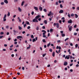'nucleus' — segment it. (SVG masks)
<instances>
[{
  "label": "nucleus",
  "instance_id": "obj_1",
  "mask_svg": "<svg viewBox=\"0 0 79 79\" xmlns=\"http://www.w3.org/2000/svg\"><path fill=\"white\" fill-rule=\"evenodd\" d=\"M56 26L57 28H59V23H54L53 26L55 27Z\"/></svg>",
  "mask_w": 79,
  "mask_h": 79
},
{
  "label": "nucleus",
  "instance_id": "obj_2",
  "mask_svg": "<svg viewBox=\"0 0 79 79\" xmlns=\"http://www.w3.org/2000/svg\"><path fill=\"white\" fill-rule=\"evenodd\" d=\"M33 22H36V23H38L39 21H38V20H37L35 18V19H33L32 20Z\"/></svg>",
  "mask_w": 79,
  "mask_h": 79
},
{
  "label": "nucleus",
  "instance_id": "obj_3",
  "mask_svg": "<svg viewBox=\"0 0 79 79\" xmlns=\"http://www.w3.org/2000/svg\"><path fill=\"white\" fill-rule=\"evenodd\" d=\"M13 31L14 33V35H16V34H15V33H18V31L17 30L16 31L15 30H13Z\"/></svg>",
  "mask_w": 79,
  "mask_h": 79
},
{
  "label": "nucleus",
  "instance_id": "obj_4",
  "mask_svg": "<svg viewBox=\"0 0 79 79\" xmlns=\"http://www.w3.org/2000/svg\"><path fill=\"white\" fill-rule=\"evenodd\" d=\"M68 23H70V24H71L72 23H73V20L71 19H70L68 21Z\"/></svg>",
  "mask_w": 79,
  "mask_h": 79
},
{
  "label": "nucleus",
  "instance_id": "obj_5",
  "mask_svg": "<svg viewBox=\"0 0 79 79\" xmlns=\"http://www.w3.org/2000/svg\"><path fill=\"white\" fill-rule=\"evenodd\" d=\"M40 15H38L35 17V19H39V18H40Z\"/></svg>",
  "mask_w": 79,
  "mask_h": 79
},
{
  "label": "nucleus",
  "instance_id": "obj_6",
  "mask_svg": "<svg viewBox=\"0 0 79 79\" xmlns=\"http://www.w3.org/2000/svg\"><path fill=\"white\" fill-rule=\"evenodd\" d=\"M64 66H67L68 65V62L66 61L64 62Z\"/></svg>",
  "mask_w": 79,
  "mask_h": 79
},
{
  "label": "nucleus",
  "instance_id": "obj_7",
  "mask_svg": "<svg viewBox=\"0 0 79 79\" xmlns=\"http://www.w3.org/2000/svg\"><path fill=\"white\" fill-rule=\"evenodd\" d=\"M52 15V12L51 11H50L49 14H48V16H50V15Z\"/></svg>",
  "mask_w": 79,
  "mask_h": 79
},
{
  "label": "nucleus",
  "instance_id": "obj_8",
  "mask_svg": "<svg viewBox=\"0 0 79 79\" xmlns=\"http://www.w3.org/2000/svg\"><path fill=\"white\" fill-rule=\"evenodd\" d=\"M4 3L6 4H8V0H4Z\"/></svg>",
  "mask_w": 79,
  "mask_h": 79
},
{
  "label": "nucleus",
  "instance_id": "obj_9",
  "mask_svg": "<svg viewBox=\"0 0 79 79\" xmlns=\"http://www.w3.org/2000/svg\"><path fill=\"white\" fill-rule=\"evenodd\" d=\"M64 12V11H63V10H61L59 11V13H63Z\"/></svg>",
  "mask_w": 79,
  "mask_h": 79
},
{
  "label": "nucleus",
  "instance_id": "obj_10",
  "mask_svg": "<svg viewBox=\"0 0 79 79\" xmlns=\"http://www.w3.org/2000/svg\"><path fill=\"white\" fill-rule=\"evenodd\" d=\"M65 58V59H67V60H69V56H66Z\"/></svg>",
  "mask_w": 79,
  "mask_h": 79
},
{
  "label": "nucleus",
  "instance_id": "obj_11",
  "mask_svg": "<svg viewBox=\"0 0 79 79\" xmlns=\"http://www.w3.org/2000/svg\"><path fill=\"white\" fill-rule=\"evenodd\" d=\"M56 49H59L60 50H61V48L60 47L57 46L56 48Z\"/></svg>",
  "mask_w": 79,
  "mask_h": 79
},
{
  "label": "nucleus",
  "instance_id": "obj_12",
  "mask_svg": "<svg viewBox=\"0 0 79 79\" xmlns=\"http://www.w3.org/2000/svg\"><path fill=\"white\" fill-rule=\"evenodd\" d=\"M74 15L75 16V18H78V15L76 14H74Z\"/></svg>",
  "mask_w": 79,
  "mask_h": 79
},
{
  "label": "nucleus",
  "instance_id": "obj_13",
  "mask_svg": "<svg viewBox=\"0 0 79 79\" xmlns=\"http://www.w3.org/2000/svg\"><path fill=\"white\" fill-rule=\"evenodd\" d=\"M18 10L20 12H21V11H22V10L19 7H18Z\"/></svg>",
  "mask_w": 79,
  "mask_h": 79
},
{
  "label": "nucleus",
  "instance_id": "obj_14",
  "mask_svg": "<svg viewBox=\"0 0 79 79\" xmlns=\"http://www.w3.org/2000/svg\"><path fill=\"white\" fill-rule=\"evenodd\" d=\"M34 8L35 10H36V11L38 10V7L35 6L34 7Z\"/></svg>",
  "mask_w": 79,
  "mask_h": 79
},
{
  "label": "nucleus",
  "instance_id": "obj_15",
  "mask_svg": "<svg viewBox=\"0 0 79 79\" xmlns=\"http://www.w3.org/2000/svg\"><path fill=\"white\" fill-rule=\"evenodd\" d=\"M39 9L41 11H42V10H43V8H42V7H40L39 8Z\"/></svg>",
  "mask_w": 79,
  "mask_h": 79
},
{
  "label": "nucleus",
  "instance_id": "obj_16",
  "mask_svg": "<svg viewBox=\"0 0 79 79\" xmlns=\"http://www.w3.org/2000/svg\"><path fill=\"white\" fill-rule=\"evenodd\" d=\"M72 26H71L70 27H69V31H71L72 30Z\"/></svg>",
  "mask_w": 79,
  "mask_h": 79
},
{
  "label": "nucleus",
  "instance_id": "obj_17",
  "mask_svg": "<svg viewBox=\"0 0 79 79\" xmlns=\"http://www.w3.org/2000/svg\"><path fill=\"white\" fill-rule=\"evenodd\" d=\"M44 23L45 24H47V20H44Z\"/></svg>",
  "mask_w": 79,
  "mask_h": 79
},
{
  "label": "nucleus",
  "instance_id": "obj_18",
  "mask_svg": "<svg viewBox=\"0 0 79 79\" xmlns=\"http://www.w3.org/2000/svg\"><path fill=\"white\" fill-rule=\"evenodd\" d=\"M55 52H53L52 54V56L53 57L55 56Z\"/></svg>",
  "mask_w": 79,
  "mask_h": 79
},
{
  "label": "nucleus",
  "instance_id": "obj_19",
  "mask_svg": "<svg viewBox=\"0 0 79 79\" xmlns=\"http://www.w3.org/2000/svg\"><path fill=\"white\" fill-rule=\"evenodd\" d=\"M18 19L19 20V22H21V20L20 19V18L19 17H18Z\"/></svg>",
  "mask_w": 79,
  "mask_h": 79
},
{
  "label": "nucleus",
  "instance_id": "obj_20",
  "mask_svg": "<svg viewBox=\"0 0 79 79\" xmlns=\"http://www.w3.org/2000/svg\"><path fill=\"white\" fill-rule=\"evenodd\" d=\"M36 29L37 31H39V27L38 26L37 27Z\"/></svg>",
  "mask_w": 79,
  "mask_h": 79
},
{
  "label": "nucleus",
  "instance_id": "obj_21",
  "mask_svg": "<svg viewBox=\"0 0 79 79\" xmlns=\"http://www.w3.org/2000/svg\"><path fill=\"white\" fill-rule=\"evenodd\" d=\"M19 30H21L22 29V27H20V26H19Z\"/></svg>",
  "mask_w": 79,
  "mask_h": 79
},
{
  "label": "nucleus",
  "instance_id": "obj_22",
  "mask_svg": "<svg viewBox=\"0 0 79 79\" xmlns=\"http://www.w3.org/2000/svg\"><path fill=\"white\" fill-rule=\"evenodd\" d=\"M31 48V45H29V47H27V50L28 49H30V48Z\"/></svg>",
  "mask_w": 79,
  "mask_h": 79
},
{
  "label": "nucleus",
  "instance_id": "obj_23",
  "mask_svg": "<svg viewBox=\"0 0 79 79\" xmlns=\"http://www.w3.org/2000/svg\"><path fill=\"white\" fill-rule=\"evenodd\" d=\"M24 4V1H23L22 2L21 6H23Z\"/></svg>",
  "mask_w": 79,
  "mask_h": 79
},
{
  "label": "nucleus",
  "instance_id": "obj_24",
  "mask_svg": "<svg viewBox=\"0 0 79 79\" xmlns=\"http://www.w3.org/2000/svg\"><path fill=\"white\" fill-rule=\"evenodd\" d=\"M8 14H7V16H10V12H8Z\"/></svg>",
  "mask_w": 79,
  "mask_h": 79
},
{
  "label": "nucleus",
  "instance_id": "obj_25",
  "mask_svg": "<svg viewBox=\"0 0 79 79\" xmlns=\"http://www.w3.org/2000/svg\"><path fill=\"white\" fill-rule=\"evenodd\" d=\"M51 44H50V43H49L48 44L47 47H48L50 46V45Z\"/></svg>",
  "mask_w": 79,
  "mask_h": 79
},
{
  "label": "nucleus",
  "instance_id": "obj_26",
  "mask_svg": "<svg viewBox=\"0 0 79 79\" xmlns=\"http://www.w3.org/2000/svg\"><path fill=\"white\" fill-rule=\"evenodd\" d=\"M36 41V40L35 39V38H34L33 40H32V42H35Z\"/></svg>",
  "mask_w": 79,
  "mask_h": 79
},
{
  "label": "nucleus",
  "instance_id": "obj_27",
  "mask_svg": "<svg viewBox=\"0 0 79 79\" xmlns=\"http://www.w3.org/2000/svg\"><path fill=\"white\" fill-rule=\"evenodd\" d=\"M42 41H43V42H44V43H45V42H46V41H45V39H43L42 40Z\"/></svg>",
  "mask_w": 79,
  "mask_h": 79
},
{
  "label": "nucleus",
  "instance_id": "obj_28",
  "mask_svg": "<svg viewBox=\"0 0 79 79\" xmlns=\"http://www.w3.org/2000/svg\"><path fill=\"white\" fill-rule=\"evenodd\" d=\"M4 4L5 3H4V2H3L1 3V5H4Z\"/></svg>",
  "mask_w": 79,
  "mask_h": 79
},
{
  "label": "nucleus",
  "instance_id": "obj_29",
  "mask_svg": "<svg viewBox=\"0 0 79 79\" xmlns=\"http://www.w3.org/2000/svg\"><path fill=\"white\" fill-rule=\"evenodd\" d=\"M78 47V44H75V48H77Z\"/></svg>",
  "mask_w": 79,
  "mask_h": 79
},
{
  "label": "nucleus",
  "instance_id": "obj_30",
  "mask_svg": "<svg viewBox=\"0 0 79 79\" xmlns=\"http://www.w3.org/2000/svg\"><path fill=\"white\" fill-rule=\"evenodd\" d=\"M71 16H72V17H73V16H74V14H72L71 15Z\"/></svg>",
  "mask_w": 79,
  "mask_h": 79
},
{
  "label": "nucleus",
  "instance_id": "obj_31",
  "mask_svg": "<svg viewBox=\"0 0 79 79\" xmlns=\"http://www.w3.org/2000/svg\"><path fill=\"white\" fill-rule=\"evenodd\" d=\"M69 39V38H67L64 40L65 42H66V40H68Z\"/></svg>",
  "mask_w": 79,
  "mask_h": 79
},
{
  "label": "nucleus",
  "instance_id": "obj_32",
  "mask_svg": "<svg viewBox=\"0 0 79 79\" xmlns=\"http://www.w3.org/2000/svg\"><path fill=\"white\" fill-rule=\"evenodd\" d=\"M26 24H27L28 25L30 24L29 22H27H27Z\"/></svg>",
  "mask_w": 79,
  "mask_h": 79
},
{
  "label": "nucleus",
  "instance_id": "obj_33",
  "mask_svg": "<svg viewBox=\"0 0 79 79\" xmlns=\"http://www.w3.org/2000/svg\"><path fill=\"white\" fill-rule=\"evenodd\" d=\"M42 32H45V33H47V32H46V31H45L44 30H42Z\"/></svg>",
  "mask_w": 79,
  "mask_h": 79
},
{
  "label": "nucleus",
  "instance_id": "obj_34",
  "mask_svg": "<svg viewBox=\"0 0 79 79\" xmlns=\"http://www.w3.org/2000/svg\"><path fill=\"white\" fill-rule=\"evenodd\" d=\"M65 36V34L63 33L62 34V37H64Z\"/></svg>",
  "mask_w": 79,
  "mask_h": 79
},
{
  "label": "nucleus",
  "instance_id": "obj_35",
  "mask_svg": "<svg viewBox=\"0 0 79 79\" xmlns=\"http://www.w3.org/2000/svg\"><path fill=\"white\" fill-rule=\"evenodd\" d=\"M3 21H6V18H3Z\"/></svg>",
  "mask_w": 79,
  "mask_h": 79
},
{
  "label": "nucleus",
  "instance_id": "obj_36",
  "mask_svg": "<svg viewBox=\"0 0 79 79\" xmlns=\"http://www.w3.org/2000/svg\"><path fill=\"white\" fill-rule=\"evenodd\" d=\"M6 18V15L5 14L3 18Z\"/></svg>",
  "mask_w": 79,
  "mask_h": 79
},
{
  "label": "nucleus",
  "instance_id": "obj_37",
  "mask_svg": "<svg viewBox=\"0 0 79 79\" xmlns=\"http://www.w3.org/2000/svg\"><path fill=\"white\" fill-rule=\"evenodd\" d=\"M60 7L61 8H63V6L62 5V4H60Z\"/></svg>",
  "mask_w": 79,
  "mask_h": 79
},
{
  "label": "nucleus",
  "instance_id": "obj_38",
  "mask_svg": "<svg viewBox=\"0 0 79 79\" xmlns=\"http://www.w3.org/2000/svg\"><path fill=\"white\" fill-rule=\"evenodd\" d=\"M6 29H8V28L9 27V26H8V25L6 26Z\"/></svg>",
  "mask_w": 79,
  "mask_h": 79
},
{
  "label": "nucleus",
  "instance_id": "obj_39",
  "mask_svg": "<svg viewBox=\"0 0 79 79\" xmlns=\"http://www.w3.org/2000/svg\"><path fill=\"white\" fill-rule=\"evenodd\" d=\"M53 31V29L52 28H51L50 29V32H52Z\"/></svg>",
  "mask_w": 79,
  "mask_h": 79
},
{
  "label": "nucleus",
  "instance_id": "obj_40",
  "mask_svg": "<svg viewBox=\"0 0 79 79\" xmlns=\"http://www.w3.org/2000/svg\"><path fill=\"white\" fill-rule=\"evenodd\" d=\"M44 12H47V10L45 9H44Z\"/></svg>",
  "mask_w": 79,
  "mask_h": 79
},
{
  "label": "nucleus",
  "instance_id": "obj_41",
  "mask_svg": "<svg viewBox=\"0 0 79 79\" xmlns=\"http://www.w3.org/2000/svg\"><path fill=\"white\" fill-rule=\"evenodd\" d=\"M31 28V27L30 26H28L27 27V29H29Z\"/></svg>",
  "mask_w": 79,
  "mask_h": 79
},
{
  "label": "nucleus",
  "instance_id": "obj_42",
  "mask_svg": "<svg viewBox=\"0 0 79 79\" xmlns=\"http://www.w3.org/2000/svg\"><path fill=\"white\" fill-rule=\"evenodd\" d=\"M74 28H76L77 27V25H75L74 26Z\"/></svg>",
  "mask_w": 79,
  "mask_h": 79
},
{
  "label": "nucleus",
  "instance_id": "obj_43",
  "mask_svg": "<svg viewBox=\"0 0 79 79\" xmlns=\"http://www.w3.org/2000/svg\"><path fill=\"white\" fill-rule=\"evenodd\" d=\"M49 51L50 52H52V49H50L49 50Z\"/></svg>",
  "mask_w": 79,
  "mask_h": 79
},
{
  "label": "nucleus",
  "instance_id": "obj_44",
  "mask_svg": "<svg viewBox=\"0 0 79 79\" xmlns=\"http://www.w3.org/2000/svg\"><path fill=\"white\" fill-rule=\"evenodd\" d=\"M34 11H32L31 12V15H34Z\"/></svg>",
  "mask_w": 79,
  "mask_h": 79
},
{
  "label": "nucleus",
  "instance_id": "obj_45",
  "mask_svg": "<svg viewBox=\"0 0 79 79\" xmlns=\"http://www.w3.org/2000/svg\"><path fill=\"white\" fill-rule=\"evenodd\" d=\"M31 38H34V35H31Z\"/></svg>",
  "mask_w": 79,
  "mask_h": 79
},
{
  "label": "nucleus",
  "instance_id": "obj_46",
  "mask_svg": "<svg viewBox=\"0 0 79 79\" xmlns=\"http://www.w3.org/2000/svg\"><path fill=\"white\" fill-rule=\"evenodd\" d=\"M56 5H58V2H57L56 3Z\"/></svg>",
  "mask_w": 79,
  "mask_h": 79
},
{
  "label": "nucleus",
  "instance_id": "obj_47",
  "mask_svg": "<svg viewBox=\"0 0 79 79\" xmlns=\"http://www.w3.org/2000/svg\"><path fill=\"white\" fill-rule=\"evenodd\" d=\"M18 0H14V2H15V3H16V2H17Z\"/></svg>",
  "mask_w": 79,
  "mask_h": 79
},
{
  "label": "nucleus",
  "instance_id": "obj_48",
  "mask_svg": "<svg viewBox=\"0 0 79 79\" xmlns=\"http://www.w3.org/2000/svg\"><path fill=\"white\" fill-rule=\"evenodd\" d=\"M4 34V33H3V32H1L0 33L1 35H2Z\"/></svg>",
  "mask_w": 79,
  "mask_h": 79
},
{
  "label": "nucleus",
  "instance_id": "obj_49",
  "mask_svg": "<svg viewBox=\"0 0 79 79\" xmlns=\"http://www.w3.org/2000/svg\"><path fill=\"white\" fill-rule=\"evenodd\" d=\"M11 56L12 57H14V56H15V55L12 54L11 55Z\"/></svg>",
  "mask_w": 79,
  "mask_h": 79
},
{
  "label": "nucleus",
  "instance_id": "obj_50",
  "mask_svg": "<svg viewBox=\"0 0 79 79\" xmlns=\"http://www.w3.org/2000/svg\"><path fill=\"white\" fill-rule=\"evenodd\" d=\"M3 37V36H0V39H2Z\"/></svg>",
  "mask_w": 79,
  "mask_h": 79
},
{
  "label": "nucleus",
  "instance_id": "obj_51",
  "mask_svg": "<svg viewBox=\"0 0 79 79\" xmlns=\"http://www.w3.org/2000/svg\"><path fill=\"white\" fill-rule=\"evenodd\" d=\"M77 34V33H75L74 34V35H76Z\"/></svg>",
  "mask_w": 79,
  "mask_h": 79
},
{
  "label": "nucleus",
  "instance_id": "obj_52",
  "mask_svg": "<svg viewBox=\"0 0 79 79\" xmlns=\"http://www.w3.org/2000/svg\"><path fill=\"white\" fill-rule=\"evenodd\" d=\"M13 47V45L12 44V45L10 46V48H12V47Z\"/></svg>",
  "mask_w": 79,
  "mask_h": 79
},
{
  "label": "nucleus",
  "instance_id": "obj_53",
  "mask_svg": "<svg viewBox=\"0 0 79 79\" xmlns=\"http://www.w3.org/2000/svg\"><path fill=\"white\" fill-rule=\"evenodd\" d=\"M42 28H43V29H45V26H43L42 27Z\"/></svg>",
  "mask_w": 79,
  "mask_h": 79
},
{
  "label": "nucleus",
  "instance_id": "obj_54",
  "mask_svg": "<svg viewBox=\"0 0 79 79\" xmlns=\"http://www.w3.org/2000/svg\"><path fill=\"white\" fill-rule=\"evenodd\" d=\"M73 65V63L71 64H70V66H72Z\"/></svg>",
  "mask_w": 79,
  "mask_h": 79
},
{
  "label": "nucleus",
  "instance_id": "obj_55",
  "mask_svg": "<svg viewBox=\"0 0 79 79\" xmlns=\"http://www.w3.org/2000/svg\"><path fill=\"white\" fill-rule=\"evenodd\" d=\"M38 21H41V18H39L38 19Z\"/></svg>",
  "mask_w": 79,
  "mask_h": 79
},
{
  "label": "nucleus",
  "instance_id": "obj_56",
  "mask_svg": "<svg viewBox=\"0 0 79 79\" xmlns=\"http://www.w3.org/2000/svg\"><path fill=\"white\" fill-rule=\"evenodd\" d=\"M59 23L60 24V23H61V22H62V21H61V20H60L59 21Z\"/></svg>",
  "mask_w": 79,
  "mask_h": 79
},
{
  "label": "nucleus",
  "instance_id": "obj_57",
  "mask_svg": "<svg viewBox=\"0 0 79 79\" xmlns=\"http://www.w3.org/2000/svg\"><path fill=\"white\" fill-rule=\"evenodd\" d=\"M64 19H65L64 17H62L61 18V19H62L63 20H64Z\"/></svg>",
  "mask_w": 79,
  "mask_h": 79
},
{
  "label": "nucleus",
  "instance_id": "obj_58",
  "mask_svg": "<svg viewBox=\"0 0 79 79\" xmlns=\"http://www.w3.org/2000/svg\"><path fill=\"white\" fill-rule=\"evenodd\" d=\"M46 55V54H43V57H44V56H45Z\"/></svg>",
  "mask_w": 79,
  "mask_h": 79
},
{
  "label": "nucleus",
  "instance_id": "obj_59",
  "mask_svg": "<svg viewBox=\"0 0 79 79\" xmlns=\"http://www.w3.org/2000/svg\"><path fill=\"white\" fill-rule=\"evenodd\" d=\"M59 3H61V0H59Z\"/></svg>",
  "mask_w": 79,
  "mask_h": 79
},
{
  "label": "nucleus",
  "instance_id": "obj_60",
  "mask_svg": "<svg viewBox=\"0 0 79 79\" xmlns=\"http://www.w3.org/2000/svg\"><path fill=\"white\" fill-rule=\"evenodd\" d=\"M26 24H25L24 25V27H26Z\"/></svg>",
  "mask_w": 79,
  "mask_h": 79
},
{
  "label": "nucleus",
  "instance_id": "obj_61",
  "mask_svg": "<svg viewBox=\"0 0 79 79\" xmlns=\"http://www.w3.org/2000/svg\"><path fill=\"white\" fill-rule=\"evenodd\" d=\"M77 10H79V7H77Z\"/></svg>",
  "mask_w": 79,
  "mask_h": 79
},
{
  "label": "nucleus",
  "instance_id": "obj_62",
  "mask_svg": "<svg viewBox=\"0 0 79 79\" xmlns=\"http://www.w3.org/2000/svg\"><path fill=\"white\" fill-rule=\"evenodd\" d=\"M4 47H7V44H4Z\"/></svg>",
  "mask_w": 79,
  "mask_h": 79
},
{
  "label": "nucleus",
  "instance_id": "obj_63",
  "mask_svg": "<svg viewBox=\"0 0 79 79\" xmlns=\"http://www.w3.org/2000/svg\"><path fill=\"white\" fill-rule=\"evenodd\" d=\"M43 37H46V35H43Z\"/></svg>",
  "mask_w": 79,
  "mask_h": 79
},
{
  "label": "nucleus",
  "instance_id": "obj_64",
  "mask_svg": "<svg viewBox=\"0 0 79 79\" xmlns=\"http://www.w3.org/2000/svg\"><path fill=\"white\" fill-rule=\"evenodd\" d=\"M64 22H65V20H62V22L63 23H64Z\"/></svg>",
  "mask_w": 79,
  "mask_h": 79
}]
</instances>
